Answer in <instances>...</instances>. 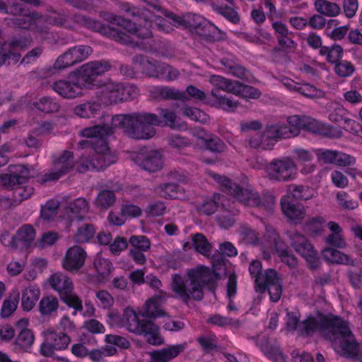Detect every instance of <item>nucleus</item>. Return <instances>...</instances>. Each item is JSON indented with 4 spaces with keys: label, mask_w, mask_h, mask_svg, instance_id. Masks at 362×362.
I'll return each mask as SVG.
<instances>
[{
    "label": "nucleus",
    "mask_w": 362,
    "mask_h": 362,
    "mask_svg": "<svg viewBox=\"0 0 362 362\" xmlns=\"http://www.w3.org/2000/svg\"><path fill=\"white\" fill-rule=\"evenodd\" d=\"M159 116L151 112H134L117 115L110 118L113 126L122 127L124 132L130 138L141 140L149 139L156 134L154 126H168L171 129H186L185 122H179L177 115L169 109L160 108Z\"/></svg>",
    "instance_id": "nucleus-2"
},
{
    "label": "nucleus",
    "mask_w": 362,
    "mask_h": 362,
    "mask_svg": "<svg viewBox=\"0 0 362 362\" xmlns=\"http://www.w3.org/2000/svg\"><path fill=\"white\" fill-rule=\"evenodd\" d=\"M93 53L90 46L79 45L61 54L54 64V69L62 70L86 60Z\"/></svg>",
    "instance_id": "nucleus-14"
},
{
    "label": "nucleus",
    "mask_w": 362,
    "mask_h": 362,
    "mask_svg": "<svg viewBox=\"0 0 362 362\" xmlns=\"http://www.w3.org/2000/svg\"><path fill=\"white\" fill-rule=\"evenodd\" d=\"M134 64L139 65L141 72L148 78L166 81L176 80L180 72L172 66L143 54H136L132 58Z\"/></svg>",
    "instance_id": "nucleus-9"
},
{
    "label": "nucleus",
    "mask_w": 362,
    "mask_h": 362,
    "mask_svg": "<svg viewBox=\"0 0 362 362\" xmlns=\"http://www.w3.org/2000/svg\"><path fill=\"white\" fill-rule=\"evenodd\" d=\"M209 82L214 86L212 90H216L218 93L220 90H223L234 94L235 87H238V81H232L218 75L211 76Z\"/></svg>",
    "instance_id": "nucleus-38"
},
{
    "label": "nucleus",
    "mask_w": 362,
    "mask_h": 362,
    "mask_svg": "<svg viewBox=\"0 0 362 362\" xmlns=\"http://www.w3.org/2000/svg\"><path fill=\"white\" fill-rule=\"evenodd\" d=\"M168 18L169 20L160 19L159 22L156 23L158 29L166 33L173 30V26L188 28V27L195 25V15L192 13H187L181 16L170 13Z\"/></svg>",
    "instance_id": "nucleus-19"
},
{
    "label": "nucleus",
    "mask_w": 362,
    "mask_h": 362,
    "mask_svg": "<svg viewBox=\"0 0 362 362\" xmlns=\"http://www.w3.org/2000/svg\"><path fill=\"white\" fill-rule=\"evenodd\" d=\"M344 49L338 45L332 47L324 46L320 49V54L326 57V59L331 64L339 63L342 58Z\"/></svg>",
    "instance_id": "nucleus-46"
},
{
    "label": "nucleus",
    "mask_w": 362,
    "mask_h": 362,
    "mask_svg": "<svg viewBox=\"0 0 362 362\" xmlns=\"http://www.w3.org/2000/svg\"><path fill=\"white\" fill-rule=\"evenodd\" d=\"M23 16L12 20V25L22 29H30L38 33H47L46 27L40 25L44 21L42 16L37 12H32L28 15L23 13Z\"/></svg>",
    "instance_id": "nucleus-24"
},
{
    "label": "nucleus",
    "mask_w": 362,
    "mask_h": 362,
    "mask_svg": "<svg viewBox=\"0 0 362 362\" xmlns=\"http://www.w3.org/2000/svg\"><path fill=\"white\" fill-rule=\"evenodd\" d=\"M269 137L266 136V129L263 133H257L249 140V145L253 148L270 149L273 144L269 143Z\"/></svg>",
    "instance_id": "nucleus-51"
},
{
    "label": "nucleus",
    "mask_w": 362,
    "mask_h": 362,
    "mask_svg": "<svg viewBox=\"0 0 362 362\" xmlns=\"http://www.w3.org/2000/svg\"><path fill=\"white\" fill-rule=\"evenodd\" d=\"M102 93L110 103L122 101V83L109 80L102 86Z\"/></svg>",
    "instance_id": "nucleus-34"
},
{
    "label": "nucleus",
    "mask_w": 362,
    "mask_h": 362,
    "mask_svg": "<svg viewBox=\"0 0 362 362\" xmlns=\"http://www.w3.org/2000/svg\"><path fill=\"white\" fill-rule=\"evenodd\" d=\"M48 281L51 287L58 292L60 299L74 309V315L83 310L82 300L74 292L73 282L69 276L58 272L51 275Z\"/></svg>",
    "instance_id": "nucleus-10"
},
{
    "label": "nucleus",
    "mask_w": 362,
    "mask_h": 362,
    "mask_svg": "<svg viewBox=\"0 0 362 362\" xmlns=\"http://www.w3.org/2000/svg\"><path fill=\"white\" fill-rule=\"evenodd\" d=\"M214 177L226 187L228 193L234 196L243 204L258 207L266 211H272L275 203V198L273 196H264L261 198L257 192L250 188L241 187L225 177L214 175Z\"/></svg>",
    "instance_id": "nucleus-8"
},
{
    "label": "nucleus",
    "mask_w": 362,
    "mask_h": 362,
    "mask_svg": "<svg viewBox=\"0 0 362 362\" xmlns=\"http://www.w3.org/2000/svg\"><path fill=\"white\" fill-rule=\"evenodd\" d=\"M287 192L298 200H309L314 197V190L308 186L302 185H289Z\"/></svg>",
    "instance_id": "nucleus-41"
},
{
    "label": "nucleus",
    "mask_w": 362,
    "mask_h": 362,
    "mask_svg": "<svg viewBox=\"0 0 362 362\" xmlns=\"http://www.w3.org/2000/svg\"><path fill=\"white\" fill-rule=\"evenodd\" d=\"M298 93L309 98H320L323 93L322 90L308 83L300 84Z\"/></svg>",
    "instance_id": "nucleus-64"
},
{
    "label": "nucleus",
    "mask_w": 362,
    "mask_h": 362,
    "mask_svg": "<svg viewBox=\"0 0 362 362\" xmlns=\"http://www.w3.org/2000/svg\"><path fill=\"white\" fill-rule=\"evenodd\" d=\"M303 129L319 134H327L328 127L315 119L304 117Z\"/></svg>",
    "instance_id": "nucleus-50"
},
{
    "label": "nucleus",
    "mask_w": 362,
    "mask_h": 362,
    "mask_svg": "<svg viewBox=\"0 0 362 362\" xmlns=\"http://www.w3.org/2000/svg\"><path fill=\"white\" fill-rule=\"evenodd\" d=\"M112 65L107 60H95L83 64L78 71V78L83 88L98 86L97 78L109 71Z\"/></svg>",
    "instance_id": "nucleus-12"
},
{
    "label": "nucleus",
    "mask_w": 362,
    "mask_h": 362,
    "mask_svg": "<svg viewBox=\"0 0 362 362\" xmlns=\"http://www.w3.org/2000/svg\"><path fill=\"white\" fill-rule=\"evenodd\" d=\"M119 8L122 11L125 12L127 14H128L133 18H135L136 21H139L143 20L144 24L141 25V23H136L120 16L115 15H112L108 18V21L112 24L117 25L119 27H122L129 33L127 34L125 33V34L130 37L131 40L134 42V44L139 45H135L134 44H126L127 45H131L133 47H138L140 49H145L146 47L144 44L142 42H137L134 41L130 35H134L137 38L142 40L149 39L152 37L153 35L151 30V22L156 18V16L153 13V12L151 11L149 9L145 7H135L127 2L119 3ZM109 26L110 27V25ZM111 28L118 30V28L112 26ZM122 32L123 33L122 30Z\"/></svg>",
    "instance_id": "nucleus-4"
},
{
    "label": "nucleus",
    "mask_w": 362,
    "mask_h": 362,
    "mask_svg": "<svg viewBox=\"0 0 362 362\" xmlns=\"http://www.w3.org/2000/svg\"><path fill=\"white\" fill-rule=\"evenodd\" d=\"M185 349L182 344H177L155 350L149 353L148 362H170Z\"/></svg>",
    "instance_id": "nucleus-29"
},
{
    "label": "nucleus",
    "mask_w": 362,
    "mask_h": 362,
    "mask_svg": "<svg viewBox=\"0 0 362 362\" xmlns=\"http://www.w3.org/2000/svg\"><path fill=\"white\" fill-rule=\"evenodd\" d=\"M204 145L207 150L213 153H220L227 149L226 144L214 134H211Z\"/></svg>",
    "instance_id": "nucleus-56"
},
{
    "label": "nucleus",
    "mask_w": 362,
    "mask_h": 362,
    "mask_svg": "<svg viewBox=\"0 0 362 362\" xmlns=\"http://www.w3.org/2000/svg\"><path fill=\"white\" fill-rule=\"evenodd\" d=\"M336 74L340 77L350 76L355 71L353 64L349 61H340L334 67Z\"/></svg>",
    "instance_id": "nucleus-61"
},
{
    "label": "nucleus",
    "mask_w": 362,
    "mask_h": 362,
    "mask_svg": "<svg viewBox=\"0 0 362 362\" xmlns=\"http://www.w3.org/2000/svg\"><path fill=\"white\" fill-rule=\"evenodd\" d=\"M286 124L291 136H297L300 133V129L303 128L304 117H300L298 115H293L287 119Z\"/></svg>",
    "instance_id": "nucleus-59"
},
{
    "label": "nucleus",
    "mask_w": 362,
    "mask_h": 362,
    "mask_svg": "<svg viewBox=\"0 0 362 362\" xmlns=\"http://www.w3.org/2000/svg\"><path fill=\"white\" fill-rule=\"evenodd\" d=\"M35 340L33 332L29 329H22L18 334L16 339V344L21 349H27L30 348Z\"/></svg>",
    "instance_id": "nucleus-54"
},
{
    "label": "nucleus",
    "mask_w": 362,
    "mask_h": 362,
    "mask_svg": "<svg viewBox=\"0 0 362 362\" xmlns=\"http://www.w3.org/2000/svg\"><path fill=\"white\" fill-rule=\"evenodd\" d=\"M222 210L216 217L218 224L223 228H228L233 226L235 222V217L238 214L239 210L236 209L235 203L224 199L221 202Z\"/></svg>",
    "instance_id": "nucleus-28"
},
{
    "label": "nucleus",
    "mask_w": 362,
    "mask_h": 362,
    "mask_svg": "<svg viewBox=\"0 0 362 362\" xmlns=\"http://www.w3.org/2000/svg\"><path fill=\"white\" fill-rule=\"evenodd\" d=\"M297 165L290 157L274 159L267 166L269 179L278 182H287L294 179Z\"/></svg>",
    "instance_id": "nucleus-13"
},
{
    "label": "nucleus",
    "mask_w": 362,
    "mask_h": 362,
    "mask_svg": "<svg viewBox=\"0 0 362 362\" xmlns=\"http://www.w3.org/2000/svg\"><path fill=\"white\" fill-rule=\"evenodd\" d=\"M113 116L107 115L105 117V124L95 125L83 129L81 132L83 136L88 138L87 140L78 143L81 148L90 147L95 151L92 160L93 170H103L116 162L115 157L110 152L105 138L113 134V129L118 127L113 126L110 118ZM122 128V127H119Z\"/></svg>",
    "instance_id": "nucleus-3"
},
{
    "label": "nucleus",
    "mask_w": 362,
    "mask_h": 362,
    "mask_svg": "<svg viewBox=\"0 0 362 362\" xmlns=\"http://www.w3.org/2000/svg\"><path fill=\"white\" fill-rule=\"evenodd\" d=\"M132 247L137 250L148 251L151 247L150 240L144 235H133L129 238Z\"/></svg>",
    "instance_id": "nucleus-63"
},
{
    "label": "nucleus",
    "mask_w": 362,
    "mask_h": 362,
    "mask_svg": "<svg viewBox=\"0 0 362 362\" xmlns=\"http://www.w3.org/2000/svg\"><path fill=\"white\" fill-rule=\"evenodd\" d=\"M300 331L307 335L319 332L334 349L341 351L343 356L362 362V343L357 341L349 322L341 317L329 314L319 319H310L301 325Z\"/></svg>",
    "instance_id": "nucleus-1"
},
{
    "label": "nucleus",
    "mask_w": 362,
    "mask_h": 362,
    "mask_svg": "<svg viewBox=\"0 0 362 362\" xmlns=\"http://www.w3.org/2000/svg\"><path fill=\"white\" fill-rule=\"evenodd\" d=\"M323 258L331 264L353 265L354 260L348 255L333 248H325L322 251Z\"/></svg>",
    "instance_id": "nucleus-36"
},
{
    "label": "nucleus",
    "mask_w": 362,
    "mask_h": 362,
    "mask_svg": "<svg viewBox=\"0 0 362 362\" xmlns=\"http://www.w3.org/2000/svg\"><path fill=\"white\" fill-rule=\"evenodd\" d=\"M34 188L25 181L24 184H19L13 192L15 201L21 202L28 199L33 194Z\"/></svg>",
    "instance_id": "nucleus-57"
},
{
    "label": "nucleus",
    "mask_w": 362,
    "mask_h": 362,
    "mask_svg": "<svg viewBox=\"0 0 362 362\" xmlns=\"http://www.w3.org/2000/svg\"><path fill=\"white\" fill-rule=\"evenodd\" d=\"M40 296V288L35 285H29L22 291L21 306L25 311H30L36 305Z\"/></svg>",
    "instance_id": "nucleus-32"
},
{
    "label": "nucleus",
    "mask_w": 362,
    "mask_h": 362,
    "mask_svg": "<svg viewBox=\"0 0 362 362\" xmlns=\"http://www.w3.org/2000/svg\"><path fill=\"white\" fill-rule=\"evenodd\" d=\"M135 334L143 336L146 342L154 346H159L163 343V339L160 336L158 327L153 322L142 319L138 327Z\"/></svg>",
    "instance_id": "nucleus-26"
},
{
    "label": "nucleus",
    "mask_w": 362,
    "mask_h": 362,
    "mask_svg": "<svg viewBox=\"0 0 362 362\" xmlns=\"http://www.w3.org/2000/svg\"><path fill=\"white\" fill-rule=\"evenodd\" d=\"M52 170L44 174L39 180L40 183L57 181L63 176L71 173L76 167V160L72 151L64 150L52 157Z\"/></svg>",
    "instance_id": "nucleus-11"
},
{
    "label": "nucleus",
    "mask_w": 362,
    "mask_h": 362,
    "mask_svg": "<svg viewBox=\"0 0 362 362\" xmlns=\"http://www.w3.org/2000/svg\"><path fill=\"white\" fill-rule=\"evenodd\" d=\"M43 334L45 341L41 344L40 353L44 356L54 357L56 351L65 350L71 342L70 337L64 332L47 329Z\"/></svg>",
    "instance_id": "nucleus-15"
},
{
    "label": "nucleus",
    "mask_w": 362,
    "mask_h": 362,
    "mask_svg": "<svg viewBox=\"0 0 362 362\" xmlns=\"http://www.w3.org/2000/svg\"><path fill=\"white\" fill-rule=\"evenodd\" d=\"M124 327L130 332H137L138 327L141 322L139 315L130 308L124 310Z\"/></svg>",
    "instance_id": "nucleus-47"
},
{
    "label": "nucleus",
    "mask_w": 362,
    "mask_h": 362,
    "mask_svg": "<svg viewBox=\"0 0 362 362\" xmlns=\"http://www.w3.org/2000/svg\"><path fill=\"white\" fill-rule=\"evenodd\" d=\"M52 89L64 98L72 99L81 95L83 88L78 77L76 80H59L52 85Z\"/></svg>",
    "instance_id": "nucleus-23"
},
{
    "label": "nucleus",
    "mask_w": 362,
    "mask_h": 362,
    "mask_svg": "<svg viewBox=\"0 0 362 362\" xmlns=\"http://www.w3.org/2000/svg\"><path fill=\"white\" fill-rule=\"evenodd\" d=\"M93 266L98 274L103 278L108 277L112 269V263L107 259L97 256L93 262Z\"/></svg>",
    "instance_id": "nucleus-52"
},
{
    "label": "nucleus",
    "mask_w": 362,
    "mask_h": 362,
    "mask_svg": "<svg viewBox=\"0 0 362 362\" xmlns=\"http://www.w3.org/2000/svg\"><path fill=\"white\" fill-rule=\"evenodd\" d=\"M316 156L319 161L325 164L345 167L356 163L354 157L338 151L318 149L316 151Z\"/></svg>",
    "instance_id": "nucleus-20"
},
{
    "label": "nucleus",
    "mask_w": 362,
    "mask_h": 362,
    "mask_svg": "<svg viewBox=\"0 0 362 362\" xmlns=\"http://www.w3.org/2000/svg\"><path fill=\"white\" fill-rule=\"evenodd\" d=\"M135 161L140 168L151 173L160 170L163 165V155L158 151L141 153L136 156Z\"/></svg>",
    "instance_id": "nucleus-21"
},
{
    "label": "nucleus",
    "mask_w": 362,
    "mask_h": 362,
    "mask_svg": "<svg viewBox=\"0 0 362 362\" xmlns=\"http://www.w3.org/2000/svg\"><path fill=\"white\" fill-rule=\"evenodd\" d=\"M89 211V204L88 201L83 197L77 198L71 202L66 208V214L69 218L74 221V219L81 221L85 214Z\"/></svg>",
    "instance_id": "nucleus-31"
},
{
    "label": "nucleus",
    "mask_w": 362,
    "mask_h": 362,
    "mask_svg": "<svg viewBox=\"0 0 362 362\" xmlns=\"http://www.w3.org/2000/svg\"><path fill=\"white\" fill-rule=\"evenodd\" d=\"M290 239L291 246L305 258L311 269L317 268L320 263L317 252L305 236L298 231H293L290 233Z\"/></svg>",
    "instance_id": "nucleus-16"
},
{
    "label": "nucleus",
    "mask_w": 362,
    "mask_h": 362,
    "mask_svg": "<svg viewBox=\"0 0 362 362\" xmlns=\"http://www.w3.org/2000/svg\"><path fill=\"white\" fill-rule=\"evenodd\" d=\"M59 238V234L54 231L43 233L37 241V245L41 248L52 246L57 241Z\"/></svg>",
    "instance_id": "nucleus-62"
},
{
    "label": "nucleus",
    "mask_w": 362,
    "mask_h": 362,
    "mask_svg": "<svg viewBox=\"0 0 362 362\" xmlns=\"http://www.w3.org/2000/svg\"><path fill=\"white\" fill-rule=\"evenodd\" d=\"M156 92L163 100H180L182 102L189 100V98L185 92L179 90L172 87H157L156 88Z\"/></svg>",
    "instance_id": "nucleus-39"
},
{
    "label": "nucleus",
    "mask_w": 362,
    "mask_h": 362,
    "mask_svg": "<svg viewBox=\"0 0 362 362\" xmlns=\"http://www.w3.org/2000/svg\"><path fill=\"white\" fill-rule=\"evenodd\" d=\"M224 202L221 197L218 194H214L213 199H208L205 200L198 208L200 213L206 216L213 214L218 208L219 202Z\"/></svg>",
    "instance_id": "nucleus-53"
},
{
    "label": "nucleus",
    "mask_w": 362,
    "mask_h": 362,
    "mask_svg": "<svg viewBox=\"0 0 362 362\" xmlns=\"http://www.w3.org/2000/svg\"><path fill=\"white\" fill-rule=\"evenodd\" d=\"M281 211L284 216L294 223H300L306 215L305 207L298 203H293L289 197L281 199Z\"/></svg>",
    "instance_id": "nucleus-25"
},
{
    "label": "nucleus",
    "mask_w": 362,
    "mask_h": 362,
    "mask_svg": "<svg viewBox=\"0 0 362 362\" xmlns=\"http://www.w3.org/2000/svg\"><path fill=\"white\" fill-rule=\"evenodd\" d=\"M194 247L197 252L205 257H209L211 254L212 245L208 241L207 238L202 233H196L192 238Z\"/></svg>",
    "instance_id": "nucleus-45"
},
{
    "label": "nucleus",
    "mask_w": 362,
    "mask_h": 362,
    "mask_svg": "<svg viewBox=\"0 0 362 362\" xmlns=\"http://www.w3.org/2000/svg\"><path fill=\"white\" fill-rule=\"evenodd\" d=\"M221 65L230 75L247 81L251 77L250 72L242 66L238 59L233 55L223 57L220 59Z\"/></svg>",
    "instance_id": "nucleus-27"
},
{
    "label": "nucleus",
    "mask_w": 362,
    "mask_h": 362,
    "mask_svg": "<svg viewBox=\"0 0 362 362\" xmlns=\"http://www.w3.org/2000/svg\"><path fill=\"white\" fill-rule=\"evenodd\" d=\"M59 302L56 296L52 295L44 296L40 299L38 309L42 316L49 317L57 312Z\"/></svg>",
    "instance_id": "nucleus-35"
},
{
    "label": "nucleus",
    "mask_w": 362,
    "mask_h": 362,
    "mask_svg": "<svg viewBox=\"0 0 362 362\" xmlns=\"http://www.w3.org/2000/svg\"><path fill=\"white\" fill-rule=\"evenodd\" d=\"M211 95L215 98L218 107L227 111H233L239 105L238 101L233 100L231 97L227 98L222 95L216 90H211Z\"/></svg>",
    "instance_id": "nucleus-48"
},
{
    "label": "nucleus",
    "mask_w": 362,
    "mask_h": 362,
    "mask_svg": "<svg viewBox=\"0 0 362 362\" xmlns=\"http://www.w3.org/2000/svg\"><path fill=\"white\" fill-rule=\"evenodd\" d=\"M33 105L45 113L57 112L60 109L59 103L54 98L45 96L33 102Z\"/></svg>",
    "instance_id": "nucleus-44"
},
{
    "label": "nucleus",
    "mask_w": 362,
    "mask_h": 362,
    "mask_svg": "<svg viewBox=\"0 0 362 362\" xmlns=\"http://www.w3.org/2000/svg\"><path fill=\"white\" fill-rule=\"evenodd\" d=\"M31 42V40L19 38L1 43L5 65L10 66L17 64L21 58L19 50L25 49L28 46L30 45Z\"/></svg>",
    "instance_id": "nucleus-17"
},
{
    "label": "nucleus",
    "mask_w": 362,
    "mask_h": 362,
    "mask_svg": "<svg viewBox=\"0 0 362 362\" xmlns=\"http://www.w3.org/2000/svg\"><path fill=\"white\" fill-rule=\"evenodd\" d=\"M266 136L270 139H286L291 137L286 123H276L266 127Z\"/></svg>",
    "instance_id": "nucleus-43"
},
{
    "label": "nucleus",
    "mask_w": 362,
    "mask_h": 362,
    "mask_svg": "<svg viewBox=\"0 0 362 362\" xmlns=\"http://www.w3.org/2000/svg\"><path fill=\"white\" fill-rule=\"evenodd\" d=\"M59 204L58 201L49 200L41 208V216L49 220L56 216Z\"/></svg>",
    "instance_id": "nucleus-60"
},
{
    "label": "nucleus",
    "mask_w": 362,
    "mask_h": 362,
    "mask_svg": "<svg viewBox=\"0 0 362 362\" xmlns=\"http://www.w3.org/2000/svg\"><path fill=\"white\" fill-rule=\"evenodd\" d=\"M234 94L241 95L243 98L257 99L260 97L261 92L252 86L243 85L238 81V87H235Z\"/></svg>",
    "instance_id": "nucleus-58"
},
{
    "label": "nucleus",
    "mask_w": 362,
    "mask_h": 362,
    "mask_svg": "<svg viewBox=\"0 0 362 362\" xmlns=\"http://www.w3.org/2000/svg\"><path fill=\"white\" fill-rule=\"evenodd\" d=\"M167 294L156 295L148 300L146 303V313L150 317H158L164 315L161 305L165 302Z\"/></svg>",
    "instance_id": "nucleus-37"
},
{
    "label": "nucleus",
    "mask_w": 362,
    "mask_h": 362,
    "mask_svg": "<svg viewBox=\"0 0 362 362\" xmlns=\"http://www.w3.org/2000/svg\"><path fill=\"white\" fill-rule=\"evenodd\" d=\"M262 263L258 260H253L249 267L250 275L255 278V287L257 292L264 293L267 290L273 302H277L282 295V280L279 274L272 269L262 272Z\"/></svg>",
    "instance_id": "nucleus-7"
},
{
    "label": "nucleus",
    "mask_w": 362,
    "mask_h": 362,
    "mask_svg": "<svg viewBox=\"0 0 362 362\" xmlns=\"http://www.w3.org/2000/svg\"><path fill=\"white\" fill-rule=\"evenodd\" d=\"M52 15L47 18V21L57 27H63L69 30H74L76 24L102 34L103 35L115 40L120 44H134L130 37L122 31L103 24L101 21L90 18L81 13H74L72 16L64 11H51ZM135 45H139L135 44Z\"/></svg>",
    "instance_id": "nucleus-5"
},
{
    "label": "nucleus",
    "mask_w": 362,
    "mask_h": 362,
    "mask_svg": "<svg viewBox=\"0 0 362 362\" xmlns=\"http://www.w3.org/2000/svg\"><path fill=\"white\" fill-rule=\"evenodd\" d=\"M314 5L319 13L327 17H335L341 13V7L339 4L327 0H315Z\"/></svg>",
    "instance_id": "nucleus-40"
},
{
    "label": "nucleus",
    "mask_w": 362,
    "mask_h": 362,
    "mask_svg": "<svg viewBox=\"0 0 362 362\" xmlns=\"http://www.w3.org/2000/svg\"><path fill=\"white\" fill-rule=\"evenodd\" d=\"M213 283L210 270L203 266L190 269L186 279L175 274L172 281V290L183 303L188 304L191 299L201 300L204 296L203 288Z\"/></svg>",
    "instance_id": "nucleus-6"
},
{
    "label": "nucleus",
    "mask_w": 362,
    "mask_h": 362,
    "mask_svg": "<svg viewBox=\"0 0 362 362\" xmlns=\"http://www.w3.org/2000/svg\"><path fill=\"white\" fill-rule=\"evenodd\" d=\"M11 173L3 174L0 176V184L7 189L13 192L19 184H24L27 181V175H22L23 166L13 167Z\"/></svg>",
    "instance_id": "nucleus-30"
},
{
    "label": "nucleus",
    "mask_w": 362,
    "mask_h": 362,
    "mask_svg": "<svg viewBox=\"0 0 362 362\" xmlns=\"http://www.w3.org/2000/svg\"><path fill=\"white\" fill-rule=\"evenodd\" d=\"M35 230L31 225H23L16 232L11 240H8V244L6 243V237H1V243L4 245L16 248L19 246L28 247L35 240Z\"/></svg>",
    "instance_id": "nucleus-22"
},
{
    "label": "nucleus",
    "mask_w": 362,
    "mask_h": 362,
    "mask_svg": "<svg viewBox=\"0 0 362 362\" xmlns=\"http://www.w3.org/2000/svg\"><path fill=\"white\" fill-rule=\"evenodd\" d=\"M102 110L101 103L90 100L86 103L76 105L74 108V112L77 116L82 118H91L99 115Z\"/></svg>",
    "instance_id": "nucleus-33"
},
{
    "label": "nucleus",
    "mask_w": 362,
    "mask_h": 362,
    "mask_svg": "<svg viewBox=\"0 0 362 362\" xmlns=\"http://www.w3.org/2000/svg\"><path fill=\"white\" fill-rule=\"evenodd\" d=\"M18 299L19 293H17L15 296H11L4 301L1 310L2 317H8L13 313L17 308Z\"/></svg>",
    "instance_id": "nucleus-55"
},
{
    "label": "nucleus",
    "mask_w": 362,
    "mask_h": 362,
    "mask_svg": "<svg viewBox=\"0 0 362 362\" xmlns=\"http://www.w3.org/2000/svg\"><path fill=\"white\" fill-rule=\"evenodd\" d=\"M86 258L85 250L78 245H74L66 250L62 267L69 272H78L84 266Z\"/></svg>",
    "instance_id": "nucleus-18"
},
{
    "label": "nucleus",
    "mask_w": 362,
    "mask_h": 362,
    "mask_svg": "<svg viewBox=\"0 0 362 362\" xmlns=\"http://www.w3.org/2000/svg\"><path fill=\"white\" fill-rule=\"evenodd\" d=\"M95 233V228L92 223H83L77 228L74 240L77 243H85L92 239Z\"/></svg>",
    "instance_id": "nucleus-42"
},
{
    "label": "nucleus",
    "mask_w": 362,
    "mask_h": 362,
    "mask_svg": "<svg viewBox=\"0 0 362 362\" xmlns=\"http://www.w3.org/2000/svg\"><path fill=\"white\" fill-rule=\"evenodd\" d=\"M115 200L116 197L114 192L105 189L98 194L95 204L102 209H107L113 205Z\"/></svg>",
    "instance_id": "nucleus-49"
}]
</instances>
